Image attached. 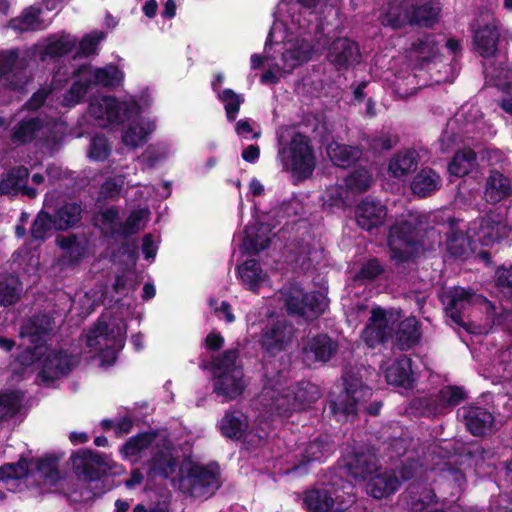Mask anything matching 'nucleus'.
<instances>
[{
  "instance_id": "13d9d810",
  "label": "nucleus",
  "mask_w": 512,
  "mask_h": 512,
  "mask_svg": "<svg viewBox=\"0 0 512 512\" xmlns=\"http://www.w3.org/2000/svg\"><path fill=\"white\" fill-rule=\"evenodd\" d=\"M239 356L240 351L238 348L225 350L220 356L214 358L212 361L214 373L231 372L234 369H243V367L237 363Z\"/></svg>"
},
{
  "instance_id": "e2e57ef3",
  "label": "nucleus",
  "mask_w": 512,
  "mask_h": 512,
  "mask_svg": "<svg viewBox=\"0 0 512 512\" xmlns=\"http://www.w3.org/2000/svg\"><path fill=\"white\" fill-rule=\"evenodd\" d=\"M105 38L103 32H92L82 37L76 51V57H89L97 52L98 45Z\"/></svg>"
},
{
  "instance_id": "58836bf2",
  "label": "nucleus",
  "mask_w": 512,
  "mask_h": 512,
  "mask_svg": "<svg viewBox=\"0 0 512 512\" xmlns=\"http://www.w3.org/2000/svg\"><path fill=\"white\" fill-rule=\"evenodd\" d=\"M477 164V154L471 148L457 151L448 164V172L456 177L468 175Z\"/></svg>"
},
{
  "instance_id": "f03ea898",
  "label": "nucleus",
  "mask_w": 512,
  "mask_h": 512,
  "mask_svg": "<svg viewBox=\"0 0 512 512\" xmlns=\"http://www.w3.org/2000/svg\"><path fill=\"white\" fill-rule=\"evenodd\" d=\"M425 235L424 222L420 216L408 215L395 221L387 236L391 261L396 267L412 262L419 253Z\"/></svg>"
},
{
  "instance_id": "4c0bfd02",
  "label": "nucleus",
  "mask_w": 512,
  "mask_h": 512,
  "mask_svg": "<svg viewBox=\"0 0 512 512\" xmlns=\"http://www.w3.org/2000/svg\"><path fill=\"white\" fill-rule=\"evenodd\" d=\"M379 21L383 27L390 28L392 30H399L410 25L407 4H390L387 10L380 15Z\"/></svg>"
},
{
  "instance_id": "4d7b16f0",
  "label": "nucleus",
  "mask_w": 512,
  "mask_h": 512,
  "mask_svg": "<svg viewBox=\"0 0 512 512\" xmlns=\"http://www.w3.org/2000/svg\"><path fill=\"white\" fill-rule=\"evenodd\" d=\"M78 78L64 95V100L71 106L80 103L93 87L87 74L80 75Z\"/></svg>"
},
{
  "instance_id": "c756f323",
  "label": "nucleus",
  "mask_w": 512,
  "mask_h": 512,
  "mask_svg": "<svg viewBox=\"0 0 512 512\" xmlns=\"http://www.w3.org/2000/svg\"><path fill=\"white\" fill-rule=\"evenodd\" d=\"M56 231H66L77 226L82 219V207L76 202H64L52 214Z\"/></svg>"
},
{
  "instance_id": "5fc2aeb1",
  "label": "nucleus",
  "mask_w": 512,
  "mask_h": 512,
  "mask_svg": "<svg viewBox=\"0 0 512 512\" xmlns=\"http://www.w3.org/2000/svg\"><path fill=\"white\" fill-rule=\"evenodd\" d=\"M59 458L54 454H47L36 460L35 469L45 481L55 484L60 479Z\"/></svg>"
},
{
  "instance_id": "9b49d317",
  "label": "nucleus",
  "mask_w": 512,
  "mask_h": 512,
  "mask_svg": "<svg viewBox=\"0 0 512 512\" xmlns=\"http://www.w3.org/2000/svg\"><path fill=\"white\" fill-rule=\"evenodd\" d=\"M53 327L54 319L45 313L33 315L21 326L19 335L29 343L26 352L31 354V360L43 355Z\"/></svg>"
},
{
  "instance_id": "5701e85b",
  "label": "nucleus",
  "mask_w": 512,
  "mask_h": 512,
  "mask_svg": "<svg viewBox=\"0 0 512 512\" xmlns=\"http://www.w3.org/2000/svg\"><path fill=\"white\" fill-rule=\"evenodd\" d=\"M87 74L92 86L115 87L122 79V73L116 65H107L91 72L88 64L79 65L72 73L73 77Z\"/></svg>"
},
{
  "instance_id": "603ef678",
  "label": "nucleus",
  "mask_w": 512,
  "mask_h": 512,
  "mask_svg": "<svg viewBox=\"0 0 512 512\" xmlns=\"http://www.w3.org/2000/svg\"><path fill=\"white\" fill-rule=\"evenodd\" d=\"M435 502H437L436 494L431 488L423 487L421 491L415 492L413 486L409 487L410 512H424Z\"/></svg>"
},
{
  "instance_id": "412c9836",
  "label": "nucleus",
  "mask_w": 512,
  "mask_h": 512,
  "mask_svg": "<svg viewBox=\"0 0 512 512\" xmlns=\"http://www.w3.org/2000/svg\"><path fill=\"white\" fill-rule=\"evenodd\" d=\"M500 40V30L495 23L480 26L474 31V50L483 58H489L496 54Z\"/></svg>"
},
{
  "instance_id": "052dcab7",
  "label": "nucleus",
  "mask_w": 512,
  "mask_h": 512,
  "mask_svg": "<svg viewBox=\"0 0 512 512\" xmlns=\"http://www.w3.org/2000/svg\"><path fill=\"white\" fill-rule=\"evenodd\" d=\"M112 153V147L109 140L104 135H96L92 138L89 145L88 156L96 162L105 161Z\"/></svg>"
},
{
  "instance_id": "cd10ccee",
  "label": "nucleus",
  "mask_w": 512,
  "mask_h": 512,
  "mask_svg": "<svg viewBox=\"0 0 512 512\" xmlns=\"http://www.w3.org/2000/svg\"><path fill=\"white\" fill-rule=\"evenodd\" d=\"M410 26L432 28L437 22L440 8L432 2H424L420 5L407 4Z\"/></svg>"
},
{
  "instance_id": "4468645a",
  "label": "nucleus",
  "mask_w": 512,
  "mask_h": 512,
  "mask_svg": "<svg viewBox=\"0 0 512 512\" xmlns=\"http://www.w3.org/2000/svg\"><path fill=\"white\" fill-rule=\"evenodd\" d=\"M361 337L369 348L388 343L393 338V328L389 325L386 311L377 307L372 309L368 323L362 331Z\"/></svg>"
},
{
  "instance_id": "7c9ffc66",
  "label": "nucleus",
  "mask_w": 512,
  "mask_h": 512,
  "mask_svg": "<svg viewBox=\"0 0 512 512\" xmlns=\"http://www.w3.org/2000/svg\"><path fill=\"white\" fill-rule=\"evenodd\" d=\"M270 229L264 224H256L246 229V235L243 239V246L247 253L258 254L270 246Z\"/></svg>"
},
{
  "instance_id": "473e14b6",
  "label": "nucleus",
  "mask_w": 512,
  "mask_h": 512,
  "mask_svg": "<svg viewBox=\"0 0 512 512\" xmlns=\"http://www.w3.org/2000/svg\"><path fill=\"white\" fill-rule=\"evenodd\" d=\"M440 185V176L431 168L426 167L416 174L410 187L413 194L425 198L437 191Z\"/></svg>"
},
{
  "instance_id": "f257e3e1",
  "label": "nucleus",
  "mask_w": 512,
  "mask_h": 512,
  "mask_svg": "<svg viewBox=\"0 0 512 512\" xmlns=\"http://www.w3.org/2000/svg\"><path fill=\"white\" fill-rule=\"evenodd\" d=\"M441 302L447 317L467 332H470V324L464 321V312L473 305L485 303L487 315L492 317L493 325L501 326L503 330L512 333V311L503 310L497 314L495 304L476 293L471 287H450L441 296Z\"/></svg>"
},
{
  "instance_id": "f704fd0d",
  "label": "nucleus",
  "mask_w": 512,
  "mask_h": 512,
  "mask_svg": "<svg viewBox=\"0 0 512 512\" xmlns=\"http://www.w3.org/2000/svg\"><path fill=\"white\" fill-rule=\"evenodd\" d=\"M418 154L414 149H408L396 154L389 162V171L395 178H404L417 170Z\"/></svg>"
},
{
  "instance_id": "a19ab883",
  "label": "nucleus",
  "mask_w": 512,
  "mask_h": 512,
  "mask_svg": "<svg viewBox=\"0 0 512 512\" xmlns=\"http://www.w3.org/2000/svg\"><path fill=\"white\" fill-rule=\"evenodd\" d=\"M29 178V170L25 166L11 168L0 181V194L15 196L19 193L22 183Z\"/></svg>"
},
{
  "instance_id": "393cba45",
  "label": "nucleus",
  "mask_w": 512,
  "mask_h": 512,
  "mask_svg": "<svg viewBox=\"0 0 512 512\" xmlns=\"http://www.w3.org/2000/svg\"><path fill=\"white\" fill-rule=\"evenodd\" d=\"M326 152L333 165L343 169L355 166L363 155V149L361 147L343 144L337 141H332L328 144Z\"/></svg>"
},
{
  "instance_id": "2eb2a0df",
  "label": "nucleus",
  "mask_w": 512,
  "mask_h": 512,
  "mask_svg": "<svg viewBox=\"0 0 512 512\" xmlns=\"http://www.w3.org/2000/svg\"><path fill=\"white\" fill-rule=\"evenodd\" d=\"M338 341L326 333L309 337L303 346L305 361L327 363L338 352Z\"/></svg>"
},
{
  "instance_id": "680f3d73",
  "label": "nucleus",
  "mask_w": 512,
  "mask_h": 512,
  "mask_svg": "<svg viewBox=\"0 0 512 512\" xmlns=\"http://www.w3.org/2000/svg\"><path fill=\"white\" fill-rule=\"evenodd\" d=\"M384 272L385 268L381 264L380 260L373 257L361 265L359 271L355 274V279L371 282L376 280Z\"/></svg>"
},
{
  "instance_id": "774afa93",
  "label": "nucleus",
  "mask_w": 512,
  "mask_h": 512,
  "mask_svg": "<svg viewBox=\"0 0 512 512\" xmlns=\"http://www.w3.org/2000/svg\"><path fill=\"white\" fill-rule=\"evenodd\" d=\"M311 56L312 50L310 48L304 49L300 46H295L294 48L285 51L283 54V59L285 62L292 61L290 67L295 68L309 61Z\"/></svg>"
},
{
  "instance_id": "3c124183",
  "label": "nucleus",
  "mask_w": 512,
  "mask_h": 512,
  "mask_svg": "<svg viewBox=\"0 0 512 512\" xmlns=\"http://www.w3.org/2000/svg\"><path fill=\"white\" fill-rule=\"evenodd\" d=\"M29 475V461L21 456L15 463H5L0 466V482L8 484L10 481L22 480Z\"/></svg>"
},
{
  "instance_id": "864d4df0",
  "label": "nucleus",
  "mask_w": 512,
  "mask_h": 512,
  "mask_svg": "<svg viewBox=\"0 0 512 512\" xmlns=\"http://www.w3.org/2000/svg\"><path fill=\"white\" fill-rule=\"evenodd\" d=\"M40 9L30 6L26 8L19 17L10 21V26L21 32L35 31L40 28Z\"/></svg>"
},
{
  "instance_id": "6e6552de",
  "label": "nucleus",
  "mask_w": 512,
  "mask_h": 512,
  "mask_svg": "<svg viewBox=\"0 0 512 512\" xmlns=\"http://www.w3.org/2000/svg\"><path fill=\"white\" fill-rule=\"evenodd\" d=\"M76 474L85 481H99L104 476L120 475L125 471L122 465L109 461L107 457L91 449H81L71 456Z\"/></svg>"
},
{
  "instance_id": "2f4dec72",
  "label": "nucleus",
  "mask_w": 512,
  "mask_h": 512,
  "mask_svg": "<svg viewBox=\"0 0 512 512\" xmlns=\"http://www.w3.org/2000/svg\"><path fill=\"white\" fill-rule=\"evenodd\" d=\"M334 502L328 488H313L304 492L303 504L309 512H329L334 507Z\"/></svg>"
},
{
  "instance_id": "e433bc0d",
  "label": "nucleus",
  "mask_w": 512,
  "mask_h": 512,
  "mask_svg": "<svg viewBox=\"0 0 512 512\" xmlns=\"http://www.w3.org/2000/svg\"><path fill=\"white\" fill-rule=\"evenodd\" d=\"M400 486V481L394 473H382L371 478L368 483L370 495L382 499L394 494Z\"/></svg>"
},
{
  "instance_id": "ea45409f",
  "label": "nucleus",
  "mask_w": 512,
  "mask_h": 512,
  "mask_svg": "<svg viewBox=\"0 0 512 512\" xmlns=\"http://www.w3.org/2000/svg\"><path fill=\"white\" fill-rule=\"evenodd\" d=\"M56 222L49 212L41 209L34 218L30 227V237L33 242L43 243L56 231Z\"/></svg>"
},
{
  "instance_id": "bb28decb",
  "label": "nucleus",
  "mask_w": 512,
  "mask_h": 512,
  "mask_svg": "<svg viewBox=\"0 0 512 512\" xmlns=\"http://www.w3.org/2000/svg\"><path fill=\"white\" fill-rule=\"evenodd\" d=\"M422 337L421 323L414 316L402 320L395 333L396 346L407 351L417 346Z\"/></svg>"
},
{
  "instance_id": "c9c22d12",
  "label": "nucleus",
  "mask_w": 512,
  "mask_h": 512,
  "mask_svg": "<svg viewBox=\"0 0 512 512\" xmlns=\"http://www.w3.org/2000/svg\"><path fill=\"white\" fill-rule=\"evenodd\" d=\"M408 52L421 63L430 62L438 53L435 35L432 33L420 35L411 42Z\"/></svg>"
},
{
  "instance_id": "72a5a7b5",
  "label": "nucleus",
  "mask_w": 512,
  "mask_h": 512,
  "mask_svg": "<svg viewBox=\"0 0 512 512\" xmlns=\"http://www.w3.org/2000/svg\"><path fill=\"white\" fill-rule=\"evenodd\" d=\"M23 283L14 274L0 275V306L8 307L16 304L22 295Z\"/></svg>"
},
{
  "instance_id": "0e129e2a",
  "label": "nucleus",
  "mask_w": 512,
  "mask_h": 512,
  "mask_svg": "<svg viewBox=\"0 0 512 512\" xmlns=\"http://www.w3.org/2000/svg\"><path fill=\"white\" fill-rule=\"evenodd\" d=\"M122 142L125 146L137 148L147 142V132L139 125H129L122 134Z\"/></svg>"
},
{
  "instance_id": "338daca9",
  "label": "nucleus",
  "mask_w": 512,
  "mask_h": 512,
  "mask_svg": "<svg viewBox=\"0 0 512 512\" xmlns=\"http://www.w3.org/2000/svg\"><path fill=\"white\" fill-rule=\"evenodd\" d=\"M144 210H133L126 220L120 224L118 234L123 237L132 236L139 231V225L143 219Z\"/></svg>"
},
{
  "instance_id": "dca6fc26",
  "label": "nucleus",
  "mask_w": 512,
  "mask_h": 512,
  "mask_svg": "<svg viewBox=\"0 0 512 512\" xmlns=\"http://www.w3.org/2000/svg\"><path fill=\"white\" fill-rule=\"evenodd\" d=\"M213 392L225 401L235 400L241 396L246 388L243 369H234L231 372L214 373Z\"/></svg>"
},
{
  "instance_id": "4be33fe9",
  "label": "nucleus",
  "mask_w": 512,
  "mask_h": 512,
  "mask_svg": "<svg viewBox=\"0 0 512 512\" xmlns=\"http://www.w3.org/2000/svg\"><path fill=\"white\" fill-rule=\"evenodd\" d=\"M220 434L230 440H242L249 428L247 416L240 410H228L218 422Z\"/></svg>"
},
{
  "instance_id": "9d476101",
  "label": "nucleus",
  "mask_w": 512,
  "mask_h": 512,
  "mask_svg": "<svg viewBox=\"0 0 512 512\" xmlns=\"http://www.w3.org/2000/svg\"><path fill=\"white\" fill-rule=\"evenodd\" d=\"M289 156L286 167L298 181L310 178L316 166V159L310 139L301 133H296L289 144Z\"/></svg>"
},
{
  "instance_id": "20e7f679",
  "label": "nucleus",
  "mask_w": 512,
  "mask_h": 512,
  "mask_svg": "<svg viewBox=\"0 0 512 512\" xmlns=\"http://www.w3.org/2000/svg\"><path fill=\"white\" fill-rule=\"evenodd\" d=\"M343 380V391L335 399L328 401L329 413L335 416L337 421H346L349 415H355L373 394L372 388L354 374L345 375Z\"/></svg>"
},
{
  "instance_id": "f3484780",
  "label": "nucleus",
  "mask_w": 512,
  "mask_h": 512,
  "mask_svg": "<svg viewBox=\"0 0 512 512\" xmlns=\"http://www.w3.org/2000/svg\"><path fill=\"white\" fill-rule=\"evenodd\" d=\"M355 215L360 228L372 231L384 223L387 208L380 201L366 198L356 206Z\"/></svg>"
},
{
  "instance_id": "0eeeda50",
  "label": "nucleus",
  "mask_w": 512,
  "mask_h": 512,
  "mask_svg": "<svg viewBox=\"0 0 512 512\" xmlns=\"http://www.w3.org/2000/svg\"><path fill=\"white\" fill-rule=\"evenodd\" d=\"M328 298L319 291L307 292L298 284H292L285 295V307L289 315L315 320L328 309Z\"/></svg>"
},
{
  "instance_id": "1a4fd4ad",
  "label": "nucleus",
  "mask_w": 512,
  "mask_h": 512,
  "mask_svg": "<svg viewBox=\"0 0 512 512\" xmlns=\"http://www.w3.org/2000/svg\"><path fill=\"white\" fill-rule=\"evenodd\" d=\"M264 369L262 393L271 399V410L280 417H289L294 412H300L289 386L279 391L285 379L283 372L280 370L270 372L267 366Z\"/></svg>"
},
{
  "instance_id": "bf43d9fd",
  "label": "nucleus",
  "mask_w": 512,
  "mask_h": 512,
  "mask_svg": "<svg viewBox=\"0 0 512 512\" xmlns=\"http://www.w3.org/2000/svg\"><path fill=\"white\" fill-rule=\"evenodd\" d=\"M219 99L224 103L227 120L230 122L234 121L240 110L241 104L244 102V98L237 94L233 89L225 88L219 94Z\"/></svg>"
},
{
  "instance_id": "ddd939ff",
  "label": "nucleus",
  "mask_w": 512,
  "mask_h": 512,
  "mask_svg": "<svg viewBox=\"0 0 512 512\" xmlns=\"http://www.w3.org/2000/svg\"><path fill=\"white\" fill-rule=\"evenodd\" d=\"M77 364L75 357L63 349L51 350L44 357L38 376L45 384L68 375Z\"/></svg>"
},
{
  "instance_id": "a878e982",
  "label": "nucleus",
  "mask_w": 512,
  "mask_h": 512,
  "mask_svg": "<svg viewBox=\"0 0 512 512\" xmlns=\"http://www.w3.org/2000/svg\"><path fill=\"white\" fill-rule=\"evenodd\" d=\"M385 379L389 385L402 387L405 389L413 387L412 361L402 355L395 359L385 371Z\"/></svg>"
},
{
  "instance_id": "de8ad7c7",
  "label": "nucleus",
  "mask_w": 512,
  "mask_h": 512,
  "mask_svg": "<svg viewBox=\"0 0 512 512\" xmlns=\"http://www.w3.org/2000/svg\"><path fill=\"white\" fill-rule=\"evenodd\" d=\"M470 240L462 231L451 228L446 236V249L455 259H466L469 255Z\"/></svg>"
},
{
  "instance_id": "aec40b11",
  "label": "nucleus",
  "mask_w": 512,
  "mask_h": 512,
  "mask_svg": "<svg viewBox=\"0 0 512 512\" xmlns=\"http://www.w3.org/2000/svg\"><path fill=\"white\" fill-rule=\"evenodd\" d=\"M334 451L335 442L332 437L329 434H319L306 444L297 467L305 466L315 461H325Z\"/></svg>"
},
{
  "instance_id": "6e6d98bb",
  "label": "nucleus",
  "mask_w": 512,
  "mask_h": 512,
  "mask_svg": "<svg viewBox=\"0 0 512 512\" xmlns=\"http://www.w3.org/2000/svg\"><path fill=\"white\" fill-rule=\"evenodd\" d=\"M371 175L366 168L350 172L344 179L345 187L352 193L366 192L371 185Z\"/></svg>"
},
{
  "instance_id": "c03bdc74",
  "label": "nucleus",
  "mask_w": 512,
  "mask_h": 512,
  "mask_svg": "<svg viewBox=\"0 0 512 512\" xmlns=\"http://www.w3.org/2000/svg\"><path fill=\"white\" fill-rule=\"evenodd\" d=\"M157 433L146 431L130 437L120 448L124 458L138 456L142 451L149 448L155 441Z\"/></svg>"
},
{
  "instance_id": "b1692460",
  "label": "nucleus",
  "mask_w": 512,
  "mask_h": 512,
  "mask_svg": "<svg viewBox=\"0 0 512 512\" xmlns=\"http://www.w3.org/2000/svg\"><path fill=\"white\" fill-rule=\"evenodd\" d=\"M463 419L467 430L473 436H484L494 423L493 415L486 409L480 406H469L463 408Z\"/></svg>"
},
{
  "instance_id": "09e8293b",
  "label": "nucleus",
  "mask_w": 512,
  "mask_h": 512,
  "mask_svg": "<svg viewBox=\"0 0 512 512\" xmlns=\"http://www.w3.org/2000/svg\"><path fill=\"white\" fill-rule=\"evenodd\" d=\"M24 394L20 390L0 393V422L15 417L21 410Z\"/></svg>"
},
{
  "instance_id": "8fccbe9b",
  "label": "nucleus",
  "mask_w": 512,
  "mask_h": 512,
  "mask_svg": "<svg viewBox=\"0 0 512 512\" xmlns=\"http://www.w3.org/2000/svg\"><path fill=\"white\" fill-rule=\"evenodd\" d=\"M76 45V38L70 34H62L54 40H50L44 47L43 55L52 59L68 55Z\"/></svg>"
},
{
  "instance_id": "6ab92c4d",
  "label": "nucleus",
  "mask_w": 512,
  "mask_h": 512,
  "mask_svg": "<svg viewBox=\"0 0 512 512\" xmlns=\"http://www.w3.org/2000/svg\"><path fill=\"white\" fill-rule=\"evenodd\" d=\"M512 195L511 179L497 169H492L486 179L484 198L489 204H497Z\"/></svg>"
},
{
  "instance_id": "39448f33",
  "label": "nucleus",
  "mask_w": 512,
  "mask_h": 512,
  "mask_svg": "<svg viewBox=\"0 0 512 512\" xmlns=\"http://www.w3.org/2000/svg\"><path fill=\"white\" fill-rule=\"evenodd\" d=\"M179 481L192 497H211L221 487L220 468L196 462L182 464L179 468Z\"/></svg>"
},
{
  "instance_id": "37998d69",
  "label": "nucleus",
  "mask_w": 512,
  "mask_h": 512,
  "mask_svg": "<svg viewBox=\"0 0 512 512\" xmlns=\"http://www.w3.org/2000/svg\"><path fill=\"white\" fill-rule=\"evenodd\" d=\"M367 149L374 155H380L391 150L397 143L398 137L389 129H382L365 137Z\"/></svg>"
},
{
  "instance_id": "7ed1b4c3",
  "label": "nucleus",
  "mask_w": 512,
  "mask_h": 512,
  "mask_svg": "<svg viewBox=\"0 0 512 512\" xmlns=\"http://www.w3.org/2000/svg\"><path fill=\"white\" fill-rule=\"evenodd\" d=\"M126 341V325L109 327L107 322L98 319L86 335L88 347L99 350L101 366L113 365Z\"/></svg>"
},
{
  "instance_id": "a18cd8bd",
  "label": "nucleus",
  "mask_w": 512,
  "mask_h": 512,
  "mask_svg": "<svg viewBox=\"0 0 512 512\" xmlns=\"http://www.w3.org/2000/svg\"><path fill=\"white\" fill-rule=\"evenodd\" d=\"M43 127L44 121L39 117L23 119L13 128L12 139L21 144L30 143Z\"/></svg>"
},
{
  "instance_id": "49530a36",
  "label": "nucleus",
  "mask_w": 512,
  "mask_h": 512,
  "mask_svg": "<svg viewBox=\"0 0 512 512\" xmlns=\"http://www.w3.org/2000/svg\"><path fill=\"white\" fill-rule=\"evenodd\" d=\"M147 465L149 475H158L166 479L175 472L177 461L172 455L158 451L147 461Z\"/></svg>"
},
{
  "instance_id": "a211bd4d",
  "label": "nucleus",
  "mask_w": 512,
  "mask_h": 512,
  "mask_svg": "<svg viewBox=\"0 0 512 512\" xmlns=\"http://www.w3.org/2000/svg\"><path fill=\"white\" fill-rule=\"evenodd\" d=\"M378 468L376 456L369 452L354 453L347 457L343 464L345 473L357 481L370 478Z\"/></svg>"
},
{
  "instance_id": "c85d7f7f",
  "label": "nucleus",
  "mask_w": 512,
  "mask_h": 512,
  "mask_svg": "<svg viewBox=\"0 0 512 512\" xmlns=\"http://www.w3.org/2000/svg\"><path fill=\"white\" fill-rule=\"evenodd\" d=\"M300 412L312 408L321 397V391L316 384L302 380L289 386Z\"/></svg>"
},
{
  "instance_id": "423d86ee",
  "label": "nucleus",
  "mask_w": 512,
  "mask_h": 512,
  "mask_svg": "<svg viewBox=\"0 0 512 512\" xmlns=\"http://www.w3.org/2000/svg\"><path fill=\"white\" fill-rule=\"evenodd\" d=\"M468 397L465 389L457 385H447L437 393L415 397L410 407L419 416L435 417L459 405Z\"/></svg>"
},
{
  "instance_id": "f8f14e48",
  "label": "nucleus",
  "mask_w": 512,
  "mask_h": 512,
  "mask_svg": "<svg viewBox=\"0 0 512 512\" xmlns=\"http://www.w3.org/2000/svg\"><path fill=\"white\" fill-rule=\"evenodd\" d=\"M326 57L336 71L344 72L359 63L361 52L358 43L354 40L338 37L329 45Z\"/></svg>"
},
{
  "instance_id": "69168bd1",
  "label": "nucleus",
  "mask_w": 512,
  "mask_h": 512,
  "mask_svg": "<svg viewBox=\"0 0 512 512\" xmlns=\"http://www.w3.org/2000/svg\"><path fill=\"white\" fill-rule=\"evenodd\" d=\"M495 286L504 298L512 300V266H502L496 270Z\"/></svg>"
},
{
  "instance_id": "79ce46f5",
  "label": "nucleus",
  "mask_w": 512,
  "mask_h": 512,
  "mask_svg": "<svg viewBox=\"0 0 512 512\" xmlns=\"http://www.w3.org/2000/svg\"><path fill=\"white\" fill-rule=\"evenodd\" d=\"M237 274L245 287L253 292L258 291L262 282V268L258 260H246L237 267Z\"/></svg>"
}]
</instances>
